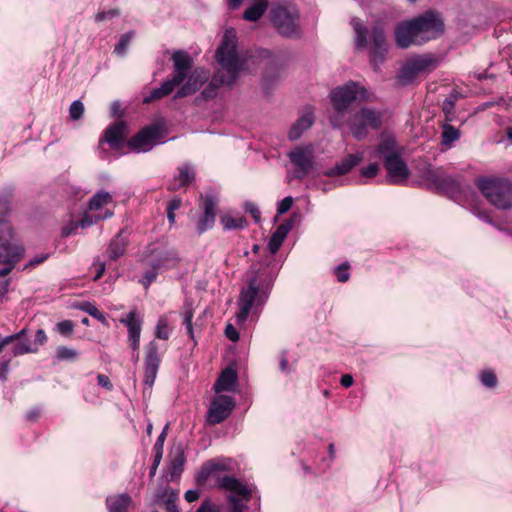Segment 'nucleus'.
Returning <instances> with one entry per match:
<instances>
[{
    "label": "nucleus",
    "instance_id": "1",
    "mask_svg": "<svg viewBox=\"0 0 512 512\" xmlns=\"http://www.w3.org/2000/svg\"><path fill=\"white\" fill-rule=\"evenodd\" d=\"M237 44L238 38L235 29H226L215 55L221 70L213 75L208 86L202 91L201 95L204 99L214 98L217 89L222 85L228 87L234 85L242 68V62L237 52Z\"/></svg>",
    "mask_w": 512,
    "mask_h": 512
},
{
    "label": "nucleus",
    "instance_id": "2",
    "mask_svg": "<svg viewBox=\"0 0 512 512\" xmlns=\"http://www.w3.org/2000/svg\"><path fill=\"white\" fill-rule=\"evenodd\" d=\"M444 32V22L434 11H427L410 21H404L395 29V41L398 47L408 48L412 44L422 45L440 37Z\"/></svg>",
    "mask_w": 512,
    "mask_h": 512
},
{
    "label": "nucleus",
    "instance_id": "3",
    "mask_svg": "<svg viewBox=\"0 0 512 512\" xmlns=\"http://www.w3.org/2000/svg\"><path fill=\"white\" fill-rule=\"evenodd\" d=\"M330 98L334 108V112L330 116V123L335 128H341L346 123V113L349 106L357 99H367L368 94L364 87L350 81L333 89Z\"/></svg>",
    "mask_w": 512,
    "mask_h": 512
},
{
    "label": "nucleus",
    "instance_id": "4",
    "mask_svg": "<svg viewBox=\"0 0 512 512\" xmlns=\"http://www.w3.org/2000/svg\"><path fill=\"white\" fill-rule=\"evenodd\" d=\"M229 465L221 460H210L203 464L198 472L196 480L205 483L210 477L218 480V487L242 496L247 502L251 497V490L234 476H220V472L228 471Z\"/></svg>",
    "mask_w": 512,
    "mask_h": 512
},
{
    "label": "nucleus",
    "instance_id": "5",
    "mask_svg": "<svg viewBox=\"0 0 512 512\" xmlns=\"http://www.w3.org/2000/svg\"><path fill=\"white\" fill-rule=\"evenodd\" d=\"M476 186L488 202L499 210L512 208V182L506 178L482 177Z\"/></svg>",
    "mask_w": 512,
    "mask_h": 512
},
{
    "label": "nucleus",
    "instance_id": "6",
    "mask_svg": "<svg viewBox=\"0 0 512 512\" xmlns=\"http://www.w3.org/2000/svg\"><path fill=\"white\" fill-rule=\"evenodd\" d=\"M346 122L353 137L363 140L368 135V129L378 130L383 123V113L371 107H362L350 115Z\"/></svg>",
    "mask_w": 512,
    "mask_h": 512
},
{
    "label": "nucleus",
    "instance_id": "7",
    "mask_svg": "<svg viewBox=\"0 0 512 512\" xmlns=\"http://www.w3.org/2000/svg\"><path fill=\"white\" fill-rule=\"evenodd\" d=\"M270 18L282 36L296 38L300 35L299 14L295 8L275 5L270 10Z\"/></svg>",
    "mask_w": 512,
    "mask_h": 512
},
{
    "label": "nucleus",
    "instance_id": "8",
    "mask_svg": "<svg viewBox=\"0 0 512 512\" xmlns=\"http://www.w3.org/2000/svg\"><path fill=\"white\" fill-rule=\"evenodd\" d=\"M266 298L265 292H260L257 277L252 276L248 281L247 287L242 288L240 292L238 299L239 312L236 316L237 321L245 322L253 306L255 304H263Z\"/></svg>",
    "mask_w": 512,
    "mask_h": 512
},
{
    "label": "nucleus",
    "instance_id": "9",
    "mask_svg": "<svg viewBox=\"0 0 512 512\" xmlns=\"http://www.w3.org/2000/svg\"><path fill=\"white\" fill-rule=\"evenodd\" d=\"M24 252V248L15 241L10 222L0 219V262L20 261Z\"/></svg>",
    "mask_w": 512,
    "mask_h": 512
},
{
    "label": "nucleus",
    "instance_id": "10",
    "mask_svg": "<svg viewBox=\"0 0 512 512\" xmlns=\"http://www.w3.org/2000/svg\"><path fill=\"white\" fill-rule=\"evenodd\" d=\"M438 60L432 55H422L408 60L400 69L398 79L403 85L411 83L418 75L434 70Z\"/></svg>",
    "mask_w": 512,
    "mask_h": 512
},
{
    "label": "nucleus",
    "instance_id": "11",
    "mask_svg": "<svg viewBox=\"0 0 512 512\" xmlns=\"http://www.w3.org/2000/svg\"><path fill=\"white\" fill-rule=\"evenodd\" d=\"M163 135V127L160 124H152L142 128L127 142V146L137 152H148Z\"/></svg>",
    "mask_w": 512,
    "mask_h": 512
},
{
    "label": "nucleus",
    "instance_id": "12",
    "mask_svg": "<svg viewBox=\"0 0 512 512\" xmlns=\"http://www.w3.org/2000/svg\"><path fill=\"white\" fill-rule=\"evenodd\" d=\"M144 260L149 267L161 269L176 265L179 257L177 251L173 248L150 246L145 252Z\"/></svg>",
    "mask_w": 512,
    "mask_h": 512
},
{
    "label": "nucleus",
    "instance_id": "13",
    "mask_svg": "<svg viewBox=\"0 0 512 512\" xmlns=\"http://www.w3.org/2000/svg\"><path fill=\"white\" fill-rule=\"evenodd\" d=\"M294 165L293 178L302 180L314 168L313 150L311 146L297 147L287 154Z\"/></svg>",
    "mask_w": 512,
    "mask_h": 512
},
{
    "label": "nucleus",
    "instance_id": "14",
    "mask_svg": "<svg viewBox=\"0 0 512 512\" xmlns=\"http://www.w3.org/2000/svg\"><path fill=\"white\" fill-rule=\"evenodd\" d=\"M234 408L232 397L220 395L213 399L207 413V422L216 425L226 420Z\"/></svg>",
    "mask_w": 512,
    "mask_h": 512
},
{
    "label": "nucleus",
    "instance_id": "15",
    "mask_svg": "<svg viewBox=\"0 0 512 512\" xmlns=\"http://www.w3.org/2000/svg\"><path fill=\"white\" fill-rule=\"evenodd\" d=\"M158 349L155 341L149 342L146 346L144 384L149 388L154 385L161 362Z\"/></svg>",
    "mask_w": 512,
    "mask_h": 512
},
{
    "label": "nucleus",
    "instance_id": "16",
    "mask_svg": "<svg viewBox=\"0 0 512 512\" xmlns=\"http://www.w3.org/2000/svg\"><path fill=\"white\" fill-rule=\"evenodd\" d=\"M438 193H444L452 198H459L461 195L475 194L472 187L461 177H453L445 173Z\"/></svg>",
    "mask_w": 512,
    "mask_h": 512
},
{
    "label": "nucleus",
    "instance_id": "17",
    "mask_svg": "<svg viewBox=\"0 0 512 512\" xmlns=\"http://www.w3.org/2000/svg\"><path fill=\"white\" fill-rule=\"evenodd\" d=\"M210 73L205 68L197 67L188 73L186 82L177 91L175 97L182 98L196 93L208 81Z\"/></svg>",
    "mask_w": 512,
    "mask_h": 512
},
{
    "label": "nucleus",
    "instance_id": "18",
    "mask_svg": "<svg viewBox=\"0 0 512 512\" xmlns=\"http://www.w3.org/2000/svg\"><path fill=\"white\" fill-rule=\"evenodd\" d=\"M171 59L174 67V74L171 79L181 85L192 69L193 58L187 51L176 50L173 52Z\"/></svg>",
    "mask_w": 512,
    "mask_h": 512
},
{
    "label": "nucleus",
    "instance_id": "19",
    "mask_svg": "<svg viewBox=\"0 0 512 512\" xmlns=\"http://www.w3.org/2000/svg\"><path fill=\"white\" fill-rule=\"evenodd\" d=\"M387 170V182L390 184H401L405 182L409 175L407 164L402 160L401 154L391 158L383 163Z\"/></svg>",
    "mask_w": 512,
    "mask_h": 512
},
{
    "label": "nucleus",
    "instance_id": "20",
    "mask_svg": "<svg viewBox=\"0 0 512 512\" xmlns=\"http://www.w3.org/2000/svg\"><path fill=\"white\" fill-rule=\"evenodd\" d=\"M127 126L123 121H116L109 125L105 130L101 138L99 139V145L107 143L112 149L119 148L126 137Z\"/></svg>",
    "mask_w": 512,
    "mask_h": 512
},
{
    "label": "nucleus",
    "instance_id": "21",
    "mask_svg": "<svg viewBox=\"0 0 512 512\" xmlns=\"http://www.w3.org/2000/svg\"><path fill=\"white\" fill-rule=\"evenodd\" d=\"M371 38L373 43V47L371 50V61L376 66L377 63L383 62L385 54L388 51V44L386 41L384 30L379 25H376L372 28Z\"/></svg>",
    "mask_w": 512,
    "mask_h": 512
},
{
    "label": "nucleus",
    "instance_id": "22",
    "mask_svg": "<svg viewBox=\"0 0 512 512\" xmlns=\"http://www.w3.org/2000/svg\"><path fill=\"white\" fill-rule=\"evenodd\" d=\"M217 211V201L212 196H206L204 198L203 215L197 222V232L199 234L211 229L215 223Z\"/></svg>",
    "mask_w": 512,
    "mask_h": 512
},
{
    "label": "nucleus",
    "instance_id": "23",
    "mask_svg": "<svg viewBox=\"0 0 512 512\" xmlns=\"http://www.w3.org/2000/svg\"><path fill=\"white\" fill-rule=\"evenodd\" d=\"M362 160V153L350 154L341 162L337 163L334 167L326 170L324 175L327 177L345 175L349 173L355 166H357Z\"/></svg>",
    "mask_w": 512,
    "mask_h": 512
},
{
    "label": "nucleus",
    "instance_id": "24",
    "mask_svg": "<svg viewBox=\"0 0 512 512\" xmlns=\"http://www.w3.org/2000/svg\"><path fill=\"white\" fill-rule=\"evenodd\" d=\"M376 155L381 157L384 161H389L401 154V149L397 141L392 136H382L380 143L376 147Z\"/></svg>",
    "mask_w": 512,
    "mask_h": 512
},
{
    "label": "nucleus",
    "instance_id": "25",
    "mask_svg": "<svg viewBox=\"0 0 512 512\" xmlns=\"http://www.w3.org/2000/svg\"><path fill=\"white\" fill-rule=\"evenodd\" d=\"M128 245L127 236H125V230H120L119 233L111 240L107 253L108 258L112 261L118 260L124 255Z\"/></svg>",
    "mask_w": 512,
    "mask_h": 512
},
{
    "label": "nucleus",
    "instance_id": "26",
    "mask_svg": "<svg viewBox=\"0 0 512 512\" xmlns=\"http://www.w3.org/2000/svg\"><path fill=\"white\" fill-rule=\"evenodd\" d=\"M314 123V115L311 111H306L299 119L292 125L289 130L288 137L290 140H297L301 137L304 131L309 129Z\"/></svg>",
    "mask_w": 512,
    "mask_h": 512
},
{
    "label": "nucleus",
    "instance_id": "27",
    "mask_svg": "<svg viewBox=\"0 0 512 512\" xmlns=\"http://www.w3.org/2000/svg\"><path fill=\"white\" fill-rule=\"evenodd\" d=\"M195 180V171L189 164H183L178 169V176L175 177L173 183L168 187L169 190L175 191L181 187L190 185Z\"/></svg>",
    "mask_w": 512,
    "mask_h": 512
},
{
    "label": "nucleus",
    "instance_id": "28",
    "mask_svg": "<svg viewBox=\"0 0 512 512\" xmlns=\"http://www.w3.org/2000/svg\"><path fill=\"white\" fill-rule=\"evenodd\" d=\"M291 228L292 224L289 221L280 224L276 228L268 242V248L272 254H275L280 249Z\"/></svg>",
    "mask_w": 512,
    "mask_h": 512
},
{
    "label": "nucleus",
    "instance_id": "29",
    "mask_svg": "<svg viewBox=\"0 0 512 512\" xmlns=\"http://www.w3.org/2000/svg\"><path fill=\"white\" fill-rule=\"evenodd\" d=\"M237 382V373L230 367L225 368L214 384L217 393L222 391H231Z\"/></svg>",
    "mask_w": 512,
    "mask_h": 512
},
{
    "label": "nucleus",
    "instance_id": "30",
    "mask_svg": "<svg viewBox=\"0 0 512 512\" xmlns=\"http://www.w3.org/2000/svg\"><path fill=\"white\" fill-rule=\"evenodd\" d=\"M128 329V338H140L142 320L138 318L136 310H131L124 318L120 319Z\"/></svg>",
    "mask_w": 512,
    "mask_h": 512
},
{
    "label": "nucleus",
    "instance_id": "31",
    "mask_svg": "<svg viewBox=\"0 0 512 512\" xmlns=\"http://www.w3.org/2000/svg\"><path fill=\"white\" fill-rule=\"evenodd\" d=\"M445 173L446 172L441 167L435 169L428 167L423 171L422 176L423 179L426 181L428 188L438 193Z\"/></svg>",
    "mask_w": 512,
    "mask_h": 512
},
{
    "label": "nucleus",
    "instance_id": "32",
    "mask_svg": "<svg viewBox=\"0 0 512 512\" xmlns=\"http://www.w3.org/2000/svg\"><path fill=\"white\" fill-rule=\"evenodd\" d=\"M179 86L171 78L164 81L160 87L151 91L150 95L144 98V103H150L154 100L161 99L171 94L174 89Z\"/></svg>",
    "mask_w": 512,
    "mask_h": 512
},
{
    "label": "nucleus",
    "instance_id": "33",
    "mask_svg": "<svg viewBox=\"0 0 512 512\" xmlns=\"http://www.w3.org/2000/svg\"><path fill=\"white\" fill-rule=\"evenodd\" d=\"M351 25L355 32V44L357 48H365L368 45V29L358 17L351 19Z\"/></svg>",
    "mask_w": 512,
    "mask_h": 512
},
{
    "label": "nucleus",
    "instance_id": "34",
    "mask_svg": "<svg viewBox=\"0 0 512 512\" xmlns=\"http://www.w3.org/2000/svg\"><path fill=\"white\" fill-rule=\"evenodd\" d=\"M441 128V144L446 148H451L453 144L460 139V130L450 123H443Z\"/></svg>",
    "mask_w": 512,
    "mask_h": 512
},
{
    "label": "nucleus",
    "instance_id": "35",
    "mask_svg": "<svg viewBox=\"0 0 512 512\" xmlns=\"http://www.w3.org/2000/svg\"><path fill=\"white\" fill-rule=\"evenodd\" d=\"M130 503L131 497L128 494L111 496L106 500V505L110 512H126Z\"/></svg>",
    "mask_w": 512,
    "mask_h": 512
},
{
    "label": "nucleus",
    "instance_id": "36",
    "mask_svg": "<svg viewBox=\"0 0 512 512\" xmlns=\"http://www.w3.org/2000/svg\"><path fill=\"white\" fill-rule=\"evenodd\" d=\"M268 8L267 0H256L243 14L246 21L255 22L259 20Z\"/></svg>",
    "mask_w": 512,
    "mask_h": 512
},
{
    "label": "nucleus",
    "instance_id": "37",
    "mask_svg": "<svg viewBox=\"0 0 512 512\" xmlns=\"http://www.w3.org/2000/svg\"><path fill=\"white\" fill-rule=\"evenodd\" d=\"M167 429H168V425H166L164 427L163 431L158 436L156 443L154 444L155 455H154V460H153L152 466L150 468V477H154L156 470L161 462V459L163 456L164 441H165L166 435H167Z\"/></svg>",
    "mask_w": 512,
    "mask_h": 512
},
{
    "label": "nucleus",
    "instance_id": "38",
    "mask_svg": "<svg viewBox=\"0 0 512 512\" xmlns=\"http://www.w3.org/2000/svg\"><path fill=\"white\" fill-rule=\"evenodd\" d=\"M12 347V356H20L27 353H35L36 347L32 346L31 340L26 338V334L22 337L17 338Z\"/></svg>",
    "mask_w": 512,
    "mask_h": 512
},
{
    "label": "nucleus",
    "instance_id": "39",
    "mask_svg": "<svg viewBox=\"0 0 512 512\" xmlns=\"http://www.w3.org/2000/svg\"><path fill=\"white\" fill-rule=\"evenodd\" d=\"M113 201L112 195L107 191L97 192L88 203L90 210H99L100 208L110 204Z\"/></svg>",
    "mask_w": 512,
    "mask_h": 512
},
{
    "label": "nucleus",
    "instance_id": "40",
    "mask_svg": "<svg viewBox=\"0 0 512 512\" xmlns=\"http://www.w3.org/2000/svg\"><path fill=\"white\" fill-rule=\"evenodd\" d=\"M458 99L457 94H450L442 103V111L445 117V123L453 122L456 119L455 103Z\"/></svg>",
    "mask_w": 512,
    "mask_h": 512
},
{
    "label": "nucleus",
    "instance_id": "41",
    "mask_svg": "<svg viewBox=\"0 0 512 512\" xmlns=\"http://www.w3.org/2000/svg\"><path fill=\"white\" fill-rule=\"evenodd\" d=\"M184 463H185L184 454L182 452H180L171 462L170 480H174L181 475V473L183 471Z\"/></svg>",
    "mask_w": 512,
    "mask_h": 512
},
{
    "label": "nucleus",
    "instance_id": "42",
    "mask_svg": "<svg viewBox=\"0 0 512 512\" xmlns=\"http://www.w3.org/2000/svg\"><path fill=\"white\" fill-rule=\"evenodd\" d=\"M225 229H242L248 225L247 220L244 217L233 218L230 216H224L221 219Z\"/></svg>",
    "mask_w": 512,
    "mask_h": 512
},
{
    "label": "nucleus",
    "instance_id": "43",
    "mask_svg": "<svg viewBox=\"0 0 512 512\" xmlns=\"http://www.w3.org/2000/svg\"><path fill=\"white\" fill-rule=\"evenodd\" d=\"M134 36L133 31H129L123 35H121L119 42L115 45L114 53L119 56H124L126 54L127 48Z\"/></svg>",
    "mask_w": 512,
    "mask_h": 512
},
{
    "label": "nucleus",
    "instance_id": "44",
    "mask_svg": "<svg viewBox=\"0 0 512 512\" xmlns=\"http://www.w3.org/2000/svg\"><path fill=\"white\" fill-rule=\"evenodd\" d=\"M79 308L88 313L93 318L97 319L98 321L105 323L106 317L103 312L99 311V309L91 302H83Z\"/></svg>",
    "mask_w": 512,
    "mask_h": 512
},
{
    "label": "nucleus",
    "instance_id": "45",
    "mask_svg": "<svg viewBox=\"0 0 512 512\" xmlns=\"http://www.w3.org/2000/svg\"><path fill=\"white\" fill-rule=\"evenodd\" d=\"M78 356V352L67 346H59L56 349V358L60 361H71L75 360Z\"/></svg>",
    "mask_w": 512,
    "mask_h": 512
},
{
    "label": "nucleus",
    "instance_id": "46",
    "mask_svg": "<svg viewBox=\"0 0 512 512\" xmlns=\"http://www.w3.org/2000/svg\"><path fill=\"white\" fill-rule=\"evenodd\" d=\"M155 336L162 340L169 338L168 320L165 317L159 318L156 325Z\"/></svg>",
    "mask_w": 512,
    "mask_h": 512
},
{
    "label": "nucleus",
    "instance_id": "47",
    "mask_svg": "<svg viewBox=\"0 0 512 512\" xmlns=\"http://www.w3.org/2000/svg\"><path fill=\"white\" fill-rule=\"evenodd\" d=\"M183 316V324L187 329V332L191 337H193V326H192V318H193V311L191 308V305H185L184 310L182 312Z\"/></svg>",
    "mask_w": 512,
    "mask_h": 512
},
{
    "label": "nucleus",
    "instance_id": "48",
    "mask_svg": "<svg viewBox=\"0 0 512 512\" xmlns=\"http://www.w3.org/2000/svg\"><path fill=\"white\" fill-rule=\"evenodd\" d=\"M84 114V105L80 100L72 102L69 108V115L72 120H79Z\"/></svg>",
    "mask_w": 512,
    "mask_h": 512
},
{
    "label": "nucleus",
    "instance_id": "49",
    "mask_svg": "<svg viewBox=\"0 0 512 512\" xmlns=\"http://www.w3.org/2000/svg\"><path fill=\"white\" fill-rule=\"evenodd\" d=\"M56 330L63 336H70L74 330V323L71 320H63L56 325Z\"/></svg>",
    "mask_w": 512,
    "mask_h": 512
},
{
    "label": "nucleus",
    "instance_id": "50",
    "mask_svg": "<svg viewBox=\"0 0 512 512\" xmlns=\"http://www.w3.org/2000/svg\"><path fill=\"white\" fill-rule=\"evenodd\" d=\"M480 378L483 385L488 388H494L497 385L496 375L492 371H483Z\"/></svg>",
    "mask_w": 512,
    "mask_h": 512
},
{
    "label": "nucleus",
    "instance_id": "51",
    "mask_svg": "<svg viewBox=\"0 0 512 512\" xmlns=\"http://www.w3.org/2000/svg\"><path fill=\"white\" fill-rule=\"evenodd\" d=\"M348 269H349V264L347 262L342 263L335 268V275L339 282L344 283V282L348 281V279L350 277V275L348 273Z\"/></svg>",
    "mask_w": 512,
    "mask_h": 512
},
{
    "label": "nucleus",
    "instance_id": "52",
    "mask_svg": "<svg viewBox=\"0 0 512 512\" xmlns=\"http://www.w3.org/2000/svg\"><path fill=\"white\" fill-rule=\"evenodd\" d=\"M25 334H27V329L23 328L19 332L15 333V334H12V335H9V336H6L3 339H1V341H0V353L3 351V349L7 345L12 344L17 338H20V337H22V335H25Z\"/></svg>",
    "mask_w": 512,
    "mask_h": 512
},
{
    "label": "nucleus",
    "instance_id": "53",
    "mask_svg": "<svg viewBox=\"0 0 512 512\" xmlns=\"http://www.w3.org/2000/svg\"><path fill=\"white\" fill-rule=\"evenodd\" d=\"M228 502L230 503V508L227 512H244L247 509V505L243 504L233 495L228 496Z\"/></svg>",
    "mask_w": 512,
    "mask_h": 512
},
{
    "label": "nucleus",
    "instance_id": "54",
    "mask_svg": "<svg viewBox=\"0 0 512 512\" xmlns=\"http://www.w3.org/2000/svg\"><path fill=\"white\" fill-rule=\"evenodd\" d=\"M159 268H151L144 273L141 283L147 289L151 283L157 278Z\"/></svg>",
    "mask_w": 512,
    "mask_h": 512
},
{
    "label": "nucleus",
    "instance_id": "55",
    "mask_svg": "<svg viewBox=\"0 0 512 512\" xmlns=\"http://www.w3.org/2000/svg\"><path fill=\"white\" fill-rule=\"evenodd\" d=\"M119 15H120V11L118 9H110L108 11L98 12L95 15V20L97 22H103V21H106L108 19H112L114 17H117Z\"/></svg>",
    "mask_w": 512,
    "mask_h": 512
},
{
    "label": "nucleus",
    "instance_id": "56",
    "mask_svg": "<svg viewBox=\"0 0 512 512\" xmlns=\"http://www.w3.org/2000/svg\"><path fill=\"white\" fill-rule=\"evenodd\" d=\"M379 165L377 163H371L367 167H364L360 170V174L366 178H373L378 174Z\"/></svg>",
    "mask_w": 512,
    "mask_h": 512
},
{
    "label": "nucleus",
    "instance_id": "57",
    "mask_svg": "<svg viewBox=\"0 0 512 512\" xmlns=\"http://www.w3.org/2000/svg\"><path fill=\"white\" fill-rule=\"evenodd\" d=\"M244 209H245V212L249 213L253 219L255 220L256 223H258L260 221V211H259V208L258 206L253 203V202H246L245 205H244Z\"/></svg>",
    "mask_w": 512,
    "mask_h": 512
},
{
    "label": "nucleus",
    "instance_id": "58",
    "mask_svg": "<svg viewBox=\"0 0 512 512\" xmlns=\"http://www.w3.org/2000/svg\"><path fill=\"white\" fill-rule=\"evenodd\" d=\"M196 512H221L218 505L212 503L210 500H204Z\"/></svg>",
    "mask_w": 512,
    "mask_h": 512
},
{
    "label": "nucleus",
    "instance_id": "59",
    "mask_svg": "<svg viewBox=\"0 0 512 512\" xmlns=\"http://www.w3.org/2000/svg\"><path fill=\"white\" fill-rule=\"evenodd\" d=\"M48 258H49V254L48 253L38 254V255L34 256L33 258H31L29 260V262L25 265L24 269L34 268L37 265L45 262Z\"/></svg>",
    "mask_w": 512,
    "mask_h": 512
},
{
    "label": "nucleus",
    "instance_id": "60",
    "mask_svg": "<svg viewBox=\"0 0 512 512\" xmlns=\"http://www.w3.org/2000/svg\"><path fill=\"white\" fill-rule=\"evenodd\" d=\"M177 494L171 492L168 498L165 500V508L167 512H180L176 505Z\"/></svg>",
    "mask_w": 512,
    "mask_h": 512
},
{
    "label": "nucleus",
    "instance_id": "61",
    "mask_svg": "<svg viewBox=\"0 0 512 512\" xmlns=\"http://www.w3.org/2000/svg\"><path fill=\"white\" fill-rule=\"evenodd\" d=\"M47 341L46 333L43 329L37 330L35 334V338L33 341H31L32 346L36 347V352L38 351L39 347L42 346Z\"/></svg>",
    "mask_w": 512,
    "mask_h": 512
},
{
    "label": "nucleus",
    "instance_id": "62",
    "mask_svg": "<svg viewBox=\"0 0 512 512\" xmlns=\"http://www.w3.org/2000/svg\"><path fill=\"white\" fill-rule=\"evenodd\" d=\"M292 204H293V198L288 196V197H285L284 199H282L279 204H278V207H277V212L278 214H284L286 213L287 211L290 210V208L292 207Z\"/></svg>",
    "mask_w": 512,
    "mask_h": 512
},
{
    "label": "nucleus",
    "instance_id": "63",
    "mask_svg": "<svg viewBox=\"0 0 512 512\" xmlns=\"http://www.w3.org/2000/svg\"><path fill=\"white\" fill-rule=\"evenodd\" d=\"M225 335L226 337L235 342L239 339V333L235 329V327L232 324H228L225 328Z\"/></svg>",
    "mask_w": 512,
    "mask_h": 512
},
{
    "label": "nucleus",
    "instance_id": "64",
    "mask_svg": "<svg viewBox=\"0 0 512 512\" xmlns=\"http://www.w3.org/2000/svg\"><path fill=\"white\" fill-rule=\"evenodd\" d=\"M97 380H98V384L104 388H106L107 390H111L113 388V385L110 381V379L108 378V376L104 375V374H99L97 376Z\"/></svg>",
    "mask_w": 512,
    "mask_h": 512
}]
</instances>
